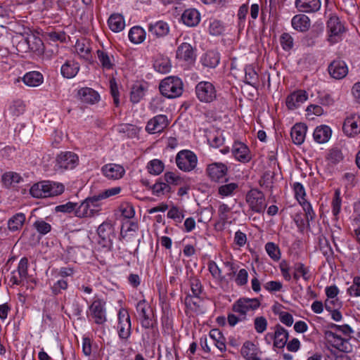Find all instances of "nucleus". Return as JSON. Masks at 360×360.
Here are the masks:
<instances>
[{
	"label": "nucleus",
	"instance_id": "nucleus-1",
	"mask_svg": "<svg viewBox=\"0 0 360 360\" xmlns=\"http://www.w3.org/2000/svg\"><path fill=\"white\" fill-rule=\"evenodd\" d=\"M330 328L335 330V332L330 330L325 332V336L328 342L340 352L345 353L351 352L352 351V345L349 342V338H343L338 335L336 332H340L346 337L350 338V335L353 333L352 328L347 324L339 326L335 323H331Z\"/></svg>",
	"mask_w": 360,
	"mask_h": 360
},
{
	"label": "nucleus",
	"instance_id": "nucleus-2",
	"mask_svg": "<svg viewBox=\"0 0 360 360\" xmlns=\"http://www.w3.org/2000/svg\"><path fill=\"white\" fill-rule=\"evenodd\" d=\"M63 184L46 181L34 184L30 190L31 195L36 198L56 196L63 193Z\"/></svg>",
	"mask_w": 360,
	"mask_h": 360
},
{
	"label": "nucleus",
	"instance_id": "nucleus-3",
	"mask_svg": "<svg viewBox=\"0 0 360 360\" xmlns=\"http://www.w3.org/2000/svg\"><path fill=\"white\" fill-rule=\"evenodd\" d=\"M159 89L160 93L165 97L174 98L181 95L183 92V82L177 77H167L161 81Z\"/></svg>",
	"mask_w": 360,
	"mask_h": 360
},
{
	"label": "nucleus",
	"instance_id": "nucleus-4",
	"mask_svg": "<svg viewBox=\"0 0 360 360\" xmlns=\"http://www.w3.org/2000/svg\"><path fill=\"white\" fill-rule=\"evenodd\" d=\"M176 163L179 169L184 172H191L196 167L198 158L191 150H181L176 156Z\"/></svg>",
	"mask_w": 360,
	"mask_h": 360
},
{
	"label": "nucleus",
	"instance_id": "nucleus-5",
	"mask_svg": "<svg viewBox=\"0 0 360 360\" xmlns=\"http://www.w3.org/2000/svg\"><path fill=\"white\" fill-rule=\"evenodd\" d=\"M97 232L100 238L99 244L110 250L116 237L113 225L110 221H104L98 226Z\"/></svg>",
	"mask_w": 360,
	"mask_h": 360
},
{
	"label": "nucleus",
	"instance_id": "nucleus-6",
	"mask_svg": "<svg viewBox=\"0 0 360 360\" xmlns=\"http://www.w3.org/2000/svg\"><path fill=\"white\" fill-rule=\"evenodd\" d=\"M270 338L274 339V345L278 348H283L285 345L287 346V349L290 352H292V340H290L288 342V332L281 326L276 325L275 326V331L274 333H268L266 335V338Z\"/></svg>",
	"mask_w": 360,
	"mask_h": 360
},
{
	"label": "nucleus",
	"instance_id": "nucleus-7",
	"mask_svg": "<svg viewBox=\"0 0 360 360\" xmlns=\"http://www.w3.org/2000/svg\"><path fill=\"white\" fill-rule=\"evenodd\" d=\"M198 98L204 103H211L217 98L215 86L210 82H200L195 86Z\"/></svg>",
	"mask_w": 360,
	"mask_h": 360
},
{
	"label": "nucleus",
	"instance_id": "nucleus-8",
	"mask_svg": "<svg viewBox=\"0 0 360 360\" xmlns=\"http://www.w3.org/2000/svg\"><path fill=\"white\" fill-rule=\"evenodd\" d=\"M328 33V41L333 44L340 39V35L345 32V27L337 15H331L327 21Z\"/></svg>",
	"mask_w": 360,
	"mask_h": 360
},
{
	"label": "nucleus",
	"instance_id": "nucleus-9",
	"mask_svg": "<svg viewBox=\"0 0 360 360\" xmlns=\"http://www.w3.org/2000/svg\"><path fill=\"white\" fill-rule=\"evenodd\" d=\"M260 302L257 298L242 297L238 299L232 306V310L243 316L245 319L246 314L250 311H254L259 308Z\"/></svg>",
	"mask_w": 360,
	"mask_h": 360
},
{
	"label": "nucleus",
	"instance_id": "nucleus-10",
	"mask_svg": "<svg viewBox=\"0 0 360 360\" xmlns=\"http://www.w3.org/2000/svg\"><path fill=\"white\" fill-rule=\"evenodd\" d=\"M117 332L120 338L127 340L131 335V323L130 316L125 309H120L118 312Z\"/></svg>",
	"mask_w": 360,
	"mask_h": 360
},
{
	"label": "nucleus",
	"instance_id": "nucleus-11",
	"mask_svg": "<svg viewBox=\"0 0 360 360\" xmlns=\"http://www.w3.org/2000/svg\"><path fill=\"white\" fill-rule=\"evenodd\" d=\"M246 201L250 209L255 212L260 213L266 207L264 195L258 189H251L246 195Z\"/></svg>",
	"mask_w": 360,
	"mask_h": 360
},
{
	"label": "nucleus",
	"instance_id": "nucleus-12",
	"mask_svg": "<svg viewBox=\"0 0 360 360\" xmlns=\"http://www.w3.org/2000/svg\"><path fill=\"white\" fill-rule=\"evenodd\" d=\"M89 310L95 323L101 325L106 321L105 303L102 300L99 299L94 300L90 305Z\"/></svg>",
	"mask_w": 360,
	"mask_h": 360
},
{
	"label": "nucleus",
	"instance_id": "nucleus-13",
	"mask_svg": "<svg viewBox=\"0 0 360 360\" xmlns=\"http://www.w3.org/2000/svg\"><path fill=\"white\" fill-rule=\"evenodd\" d=\"M57 165L65 169L75 168L79 162L78 156L73 152L66 151L60 153L56 159Z\"/></svg>",
	"mask_w": 360,
	"mask_h": 360
},
{
	"label": "nucleus",
	"instance_id": "nucleus-14",
	"mask_svg": "<svg viewBox=\"0 0 360 360\" xmlns=\"http://www.w3.org/2000/svg\"><path fill=\"white\" fill-rule=\"evenodd\" d=\"M342 129L348 136H354L360 133V116L356 114L348 116L343 123Z\"/></svg>",
	"mask_w": 360,
	"mask_h": 360
},
{
	"label": "nucleus",
	"instance_id": "nucleus-15",
	"mask_svg": "<svg viewBox=\"0 0 360 360\" xmlns=\"http://www.w3.org/2000/svg\"><path fill=\"white\" fill-rule=\"evenodd\" d=\"M169 124L166 115H159L150 119L146 127V130L149 134L162 132Z\"/></svg>",
	"mask_w": 360,
	"mask_h": 360
},
{
	"label": "nucleus",
	"instance_id": "nucleus-16",
	"mask_svg": "<svg viewBox=\"0 0 360 360\" xmlns=\"http://www.w3.org/2000/svg\"><path fill=\"white\" fill-rule=\"evenodd\" d=\"M304 212H297L294 221L297 224L299 230L302 232L304 229L309 226V221L313 220L315 217L311 205L310 208L305 209V206H301Z\"/></svg>",
	"mask_w": 360,
	"mask_h": 360
},
{
	"label": "nucleus",
	"instance_id": "nucleus-17",
	"mask_svg": "<svg viewBox=\"0 0 360 360\" xmlns=\"http://www.w3.org/2000/svg\"><path fill=\"white\" fill-rule=\"evenodd\" d=\"M206 172L212 181H219L226 175L228 168L223 163L213 162L207 165Z\"/></svg>",
	"mask_w": 360,
	"mask_h": 360
},
{
	"label": "nucleus",
	"instance_id": "nucleus-18",
	"mask_svg": "<svg viewBox=\"0 0 360 360\" xmlns=\"http://www.w3.org/2000/svg\"><path fill=\"white\" fill-rule=\"evenodd\" d=\"M330 75L336 79L344 78L348 73V68L345 61L341 60H335L328 65V68Z\"/></svg>",
	"mask_w": 360,
	"mask_h": 360
},
{
	"label": "nucleus",
	"instance_id": "nucleus-19",
	"mask_svg": "<svg viewBox=\"0 0 360 360\" xmlns=\"http://www.w3.org/2000/svg\"><path fill=\"white\" fill-rule=\"evenodd\" d=\"M232 154L237 160L241 162H248L251 159L249 148L242 142L233 143Z\"/></svg>",
	"mask_w": 360,
	"mask_h": 360
},
{
	"label": "nucleus",
	"instance_id": "nucleus-20",
	"mask_svg": "<svg viewBox=\"0 0 360 360\" xmlns=\"http://www.w3.org/2000/svg\"><path fill=\"white\" fill-rule=\"evenodd\" d=\"M148 30L150 35L160 38L168 34L169 27L166 22L159 20L155 22H150L148 25Z\"/></svg>",
	"mask_w": 360,
	"mask_h": 360
},
{
	"label": "nucleus",
	"instance_id": "nucleus-21",
	"mask_svg": "<svg viewBox=\"0 0 360 360\" xmlns=\"http://www.w3.org/2000/svg\"><path fill=\"white\" fill-rule=\"evenodd\" d=\"M176 58L187 62H193L195 60V53L193 46L188 43L181 44L176 50Z\"/></svg>",
	"mask_w": 360,
	"mask_h": 360
},
{
	"label": "nucleus",
	"instance_id": "nucleus-22",
	"mask_svg": "<svg viewBox=\"0 0 360 360\" xmlns=\"http://www.w3.org/2000/svg\"><path fill=\"white\" fill-rule=\"evenodd\" d=\"M101 171L103 175L110 179H119L125 173L124 167L117 164H107L102 167Z\"/></svg>",
	"mask_w": 360,
	"mask_h": 360
},
{
	"label": "nucleus",
	"instance_id": "nucleus-23",
	"mask_svg": "<svg viewBox=\"0 0 360 360\" xmlns=\"http://www.w3.org/2000/svg\"><path fill=\"white\" fill-rule=\"evenodd\" d=\"M295 7L298 11L304 13L318 11L321 8V0H296Z\"/></svg>",
	"mask_w": 360,
	"mask_h": 360
},
{
	"label": "nucleus",
	"instance_id": "nucleus-24",
	"mask_svg": "<svg viewBox=\"0 0 360 360\" xmlns=\"http://www.w3.org/2000/svg\"><path fill=\"white\" fill-rule=\"evenodd\" d=\"M79 64L74 60H68L61 66L60 72L63 77L72 79L75 77L79 70Z\"/></svg>",
	"mask_w": 360,
	"mask_h": 360
},
{
	"label": "nucleus",
	"instance_id": "nucleus-25",
	"mask_svg": "<svg viewBox=\"0 0 360 360\" xmlns=\"http://www.w3.org/2000/svg\"><path fill=\"white\" fill-rule=\"evenodd\" d=\"M78 96L83 103L94 104L98 101L99 94L94 89L88 87L82 88L78 91Z\"/></svg>",
	"mask_w": 360,
	"mask_h": 360
},
{
	"label": "nucleus",
	"instance_id": "nucleus-26",
	"mask_svg": "<svg viewBox=\"0 0 360 360\" xmlns=\"http://www.w3.org/2000/svg\"><path fill=\"white\" fill-rule=\"evenodd\" d=\"M22 81L28 86L37 87L43 83L44 77L39 72L31 71L24 75Z\"/></svg>",
	"mask_w": 360,
	"mask_h": 360
},
{
	"label": "nucleus",
	"instance_id": "nucleus-27",
	"mask_svg": "<svg viewBox=\"0 0 360 360\" xmlns=\"http://www.w3.org/2000/svg\"><path fill=\"white\" fill-rule=\"evenodd\" d=\"M181 20L187 26L194 27L200 22V13L196 9H187L182 14Z\"/></svg>",
	"mask_w": 360,
	"mask_h": 360
},
{
	"label": "nucleus",
	"instance_id": "nucleus-28",
	"mask_svg": "<svg viewBox=\"0 0 360 360\" xmlns=\"http://www.w3.org/2000/svg\"><path fill=\"white\" fill-rule=\"evenodd\" d=\"M311 25L310 19L304 14L294 15V30L299 32H307Z\"/></svg>",
	"mask_w": 360,
	"mask_h": 360
},
{
	"label": "nucleus",
	"instance_id": "nucleus-29",
	"mask_svg": "<svg viewBox=\"0 0 360 360\" xmlns=\"http://www.w3.org/2000/svg\"><path fill=\"white\" fill-rule=\"evenodd\" d=\"M331 135V129L326 125H323L314 130L313 136L314 140L319 143H323L328 141Z\"/></svg>",
	"mask_w": 360,
	"mask_h": 360
},
{
	"label": "nucleus",
	"instance_id": "nucleus-30",
	"mask_svg": "<svg viewBox=\"0 0 360 360\" xmlns=\"http://www.w3.org/2000/svg\"><path fill=\"white\" fill-rule=\"evenodd\" d=\"M108 23L110 29L114 32L122 31L125 26L124 18L120 14H112L108 20Z\"/></svg>",
	"mask_w": 360,
	"mask_h": 360
},
{
	"label": "nucleus",
	"instance_id": "nucleus-31",
	"mask_svg": "<svg viewBox=\"0 0 360 360\" xmlns=\"http://www.w3.org/2000/svg\"><path fill=\"white\" fill-rule=\"evenodd\" d=\"M25 219V215L23 213L14 214L8 221V229L13 232L20 230L22 227Z\"/></svg>",
	"mask_w": 360,
	"mask_h": 360
},
{
	"label": "nucleus",
	"instance_id": "nucleus-32",
	"mask_svg": "<svg viewBox=\"0 0 360 360\" xmlns=\"http://www.w3.org/2000/svg\"><path fill=\"white\" fill-rule=\"evenodd\" d=\"M75 50L77 53L86 60H89L91 57V46L89 42L86 39L77 40L75 44Z\"/></svg>",
	"mask_w": 360,
	"mask_h": 360
},
{
	"label": "nucleus",
	"instance_id": "nucleus-33",
	"mask_svg": "<svg viewBox=\"0 0 360 360\" xmlns=\"http://www.w3.org/2000/svg\"><path fill=\"white\" fill-rule=\"evenodd\" d=\"M129 39L134 44H141L146 39V31L139 26H134L129 30Z\"/></svg>",
	"mask_w": 360,
	"mask_h": 360
},
{
	"label": "nucleus",
	"instance_id": "nucleus-34",
	"mask_svg": "<svg viewBox=\"0 0 360 360\" xmlns=\"http://www.w3.org/2000/svg\"><path fill=\"white\" fill-rule=\"evenodd\" d=\"M294 192L295 194V198L297 199L300 206H305V209L310 208L311 204L305 199V190L303 186L300 183L294 184Z\"/></svg>",
	"mask_w": 360,
	"mask_h": 360
},
{
	"label": "nucleus",
	"instance_id": "nucleus-35",
	"mask_svg": "<svg viewBox=\"0 0 360 360\" xmlns=\"http://www.w3.org/2000/svg\"><path fill=\"white\" fill-rule=\"evenodd\" d=\"M75 216L79 218H89L94 216L91 210L87 198L76 207Z\"/></svg>",
	"mask_w": 360,
	"mask_h": 360
},
{
	"label": "nucleus",
	"instance_id": "nucleus-36",
	"mask_svg": "<svg viewBox=\"0 0 360 360\" xmlns=\"http://www.w3.org/2000/svg\"><path fill=\"white\" fill-rule=\"evenodd\" d=\"M210 337L213 343L221 351H226L225 338L218 329H212L210 332Z\"/></svg>",
	"mask_w": 360,
	"mask_h": 360
},
{
	"label": "nucleus",
	"instance_id": "nucleus-37",
	"mask_svg": "<svg viewBox=\"0 0 360 360\" xmlns=\"http://www.w3.org/2000/svg\"><path fill=\"white\" fill-rule=\"evenodd\" d=\"M116 131L123 134L128 138H134L139 134V129L137 127L130 124H122L117 127Z\"/></svg>",
	"mask_w": 360,
	"mask_h": 360
},
{
	"label": "nucleus",
	"instance_id": "nucleus-38",
	"mask_svg": "<svg viewBox=\"0 0 360 360\" xmlns=\"http://www.w3.org/2000/svg\"><path fill=\"white\" fill-rule=\"evenodd\" d=\"M150 189L152 191L153 194L158 197L163 195L171 191V187L169 185L162 181L161 179L157 180L154 185L150 186Z\"/></svg>",
	"mask_w": 360,
	"mask_h": 360
},
{
	"label": "nucleus",
	"instance_id": "nucleus-39",
	"mask_svg": "<svg viewBox=\"0 0 360 360\" xmlns=\"http://www.w3.org/2000/svg\"><path fill=\"white\" fill-rule=\"evenodd\" d=\"M307 131V127L305 124L297 123L294 125V133L296 135L294 139V144L300 145L304 142Z\"/></svg>",
	"mask_w": 360,
	"mask_h": 360
},
{
	"label": "nucleus",
	"instance_id": "nucleus-40",
	"mask_svg": "<svg viewBox=\"0 0 360 360\" xmlns=\"http://www.w3.org/2000/svg\"><path fill=\"white\" fill-rule=\"evenodd\" d=\"M202 65L208 68H215L219 63V56L217 53L209 51L202 58Z\"/></svg>",
	"mask_w": 360,
	"mask_h": 360
},
{
	"label": "nucleus",
	"instance_id": "nucleus-41",
	"mask_svg": "<svg viewBox=\"0 0 360 360\" xmlns=\"http://www.w3.org/2000/svg\"><path fill=\"white\" fill-rule=\"evenodd\" d=\"M274 171L266 170L259 180L260 186L266 189L271 190L274 187Z\"/></svg>",
	"mask_w": 360,
	"mask_h": 360
},
{
	"label": "nucleus",
	"instance_id": "nucleus-42",
	"mask_svg": "<svg viewBox=\"0 0 360 360\" xmlns=\"http://www.w3.org/2000/svg\"><path fill=\"white\" fill-rule=\"evenodd\" d=\"M238 188L236 183H229L220 186L218 188V193L221 198L233 195Z\"/></svg>",
	"mask_w": 360,
	"mask_h": 360
},
{
	"label": "nucleus",
	"instance_id": "nucleus-43",
	"mask_svg": "<svg viewBox=\"0 0 360 360\" xmlns=\"http://www.w3.org/2000/svg\"><path fill=\"white\" fill-rule=\"evenodd\" d=\"M26 41L30 51L36 52L42 49L43 42L39 37H36L34 34H30L26 37Z\"/></svg>",
	"mask_w": 360,
	"mask_h": 360
},
{
	"label": "nucleus",
	"instance_id": "nucleus-44",
	"mask_svg": "<svg viewBox=\"0 0 360 360\" xmlns=\"http://www.w3.org/2000/svg\"><path fill=\"white\" fill-rule=\"evenodd\" d=\"M22 181V177L16 172H9L2 176V181L7 187L18 184Z\"/></svg>",
	"mask_w": 360,
	"mask_h": 360
},
{
	"label": "nucleus",
	"instance_id": "nucleus-45",
	"mask_svg": "<svg viewBox=\"0 0 360 360\" xmlns=\"http://www.w3.org/2000/svg\"><path fill=\"white\" fill-rule=\"evenodd\" d=\"M164 168V163L158 159L150 160L147 165L148 172L153 175H159L163 172Z\"/></svg>",
	"mask_w": 360,
	"mask_h": 360
},
{
	"label": "nucleus",
	"instance_id": "nucleus-46",
	"mask_svg": "<svg viewBox=\"0 0 360 360\" xmlns=\"http://www.w3.org/2000/svg\"><path fill=\"white\" fill-rule=\"evenodd\" d=\"M97 56H98V60L103 69L110 70L113 68L114 64L112 63L108 53H106L102 50H98L97 51Z\"/></svg>",
	"mask_w": 360,
	"mask_h": 360
},
{
	"label": "nucleus",
	"instance_id": "nucleus-47",
	"mask_svg": "<svg viewBox=\"0 0 360 360\" xmlns=\"http://www.w3.org/2000/svg\"><path fill=\"white\" fill-rule=\"evenodd\" d=\"M143 96L144 88L143 87V86L140 84L134 85L131 91V101L134 103H137L141 101Z\"/></svg>",
	"mask_w": 360,
	"mask_h": 360
},
{
	"label": "nucleus",
	"instance_id": "nucleus-48",
	"mask_svg": "<svg viewBox=\"0 0 360 360\" xmlns=\"http://www.w3.org/2000/svg\"><path fill=\"white\" fill-rule=\"evenodd\" d=\"M342 200L340 197V191L339 188L335 189L334 196L332 200V212L337 218V216L340 212Z\"/></svg>",
	"mask_w": 360,
	"mask_h": 360
},
{
	"label": "nucleus",
	"instance_id": "nucleus-49",
	"mask_svg": "<svg viewBox=\"0 0 360 360\" xmlns=\"http://www.w3.org/2000/svg\"><path fill=\"white\" fill-rule=\"evenodd\" d=\"M190 286L192 294L197 300H200V295L202 292V286L200 281L197 278L190 279Z\"/></svg>",
	"mask_w": 360,
	"mask_h": 360
},
{
	"label": "nucleus",
	"instance_id": "nucleus-50",
	"mask_svg": "<svg viewBox=\"0 0 360 360\" xmlns=\"http://www.w3.org/2000/svg\"><path fill=\"white\" fill-rule=\"evenodd\" d=\"M34 228L41 235H46L51 230V226L43 219H37L33 224Z\"/></svg>",
	"mask_w": 360,
	"mask_h": 360
},
{
	"label": "nucleus",
	"instance_id": "nucleus-51",
	"mask_svg": "<svg viewBox=\"0 0 360 360\" xmlns=\"http://www.w3.org/2000/svg\"><path fill=\"white\" fill-rule=\"evenodd\" d=\"M87 200L94 215L98 214L101 210V201L102 200V199L100 198V195L97 194L89 196L87 198Z\"/></svg>",
	"mask_w": 360,
	"mask_h": 360
},
{
	"label": "nucleus",
	"instance_id": "nucleus-52",
	"mask_svg": "<svg viewBox=\"0 0 360 360\" xmlns=\"http://www.w3.org/2000/svg\"><path fill=\"white\" fill-rule=\"evenodd\" d=\"M302 276L305 281L309 278V271L302 263H297L294 265V279Z\"/></svg>",
	"mask_w": 360,
	"mask_h": 360
},
{
	"label": "nucleus",
	"instance_id": "nucleus-53",
	"mask_svg": "<svg viewBox=\"0 0 360 360\" xmlns=\"http://www.w3.org/2000/svg\"><path fill=\"white\" fill-rule=\"evenodd\" d=\"M255 347V345L252 342H245L240 351L242 356L246 359L250 360L253 357Z\"/></svg>",
	"mask_w": 360,
	"mask_h": 360
},
{
	"label": "nucleus",
	"instance_id": "nucleus-54",
	"mask_svg": "<svg viewBox=\"0 0 360 360\" xmlns=\"http://www.w3.org/2000/svg\"><path fill=\"white\" fill-rule=\"evenodd\" d=\"M245 82L251 86H255L257 84L258 76L256 71L252 67H247L245 68Z\"/></svg>",
	"mask_w": 360,
	"mask_h": 360
},
{
	"label": "nucleus",
	"instance_id": "nucleus-55",
	"mask_svg": "<svg viewBox=\"0 0 360 360\" xmlns=\"http://www.w3.org/2000/svg\"><path fill=\"white\" fill-rule=\"evenodd\" d=\"M280 43L283 50L290 51L292 48V38L287 32H284L280 37Z\"/></svg>",
	"mask_w": 360,
	"mask_h": 360
},
{
	"label": "nucleus",
	"instance_id": "nucleus-56",
	"mask_svg": "<svg viewBox=\"0 0 360 360\" xmlns=\"http://www.w3.org/2000/svg\"><path fill=\"white\" fill-rule=\"evenodd\" d=\"M254 326L258 333H262L266 330L267 321L264 316H257L254 320Z\"/></svg>",
	"mask_w": 360,
	"mask_h": 360
},
{
	"label": "nucleus",
	"instance_id": "nucleus-57",
	"mask_svg": "<svg viewBox=\"0 0 360 360\" xmlns=\"http://www.w3.org/2000/svg\"><path fill=\"white\" fill-rule=\"evenodd\" d=\"M265 249L268 255L274 260H278L280 257V251L278 248L273 243H267Z\"/></svg>",
	"mask_w": 360,
	"mask_h": 360
},
{
	"label": "nucleus",
	"instance_id": "nucleus-58",
	"mask_svg": "<svg viewBox=\"0 0 360 360\" xmlns=\"http://www.w3.org/2000/svg\"><path fill=\"white\" fill-rule=\"evenodd\" d=\"M27 267H28V259L26 257H22L18 264V274H19V278H27Z\"/></svg>",
	"mask_w": 360,
	"mask_h": 360
},
{
	"label": "nucleus",
	"instance_id": "nucleus-59",
	"mask_svg": "<svg viewBox=\"0 0 360 360\" xmlns=\"http://www.w3.org/2000/svg\"><path fill=\"white\" fill-rule=\"evenodd\" d=\"M348 293L351 296H360V276H355L352 285L348 288Z\"/></svg>",
	"mask_w": 360,
	"mask_h": 360
},
{
	"label": "nucleus",
	"instance_id": "nucleus-60",
	"mask_svg": "<svg viewBox=\"0 0 360 360\" xmlns=\"http://www.w3.org/2000/svg\"><path fill=\"white\" fill-rule=\"evenodd\" d=\"M68 281L63 278L58 280L51 286L52 292L54 295H58L61 293L62 290H65L68 288Z\"/></svg>",
	"mask_w": 360,
	"mask_h": 360
},
{
	"label": "nucleus",
	"instance_id": "nucleus-61",
	"mask_svg": "<svg viewBox=\"0 0 360 360\" xmlns=\"http://www.w3.org/2000/svg\"><path fill=\"white\" fill-rule=\"evenodd\" d=\"M164 179L166 184L179 185L181 182V178L176 175L174 172H167L164 174Z\"/></svg>",
	"mask_w": 360,
	"mask_h": 360
},
{
	"label": "nucleus",
	"instance_id": "nucleus-62",
	"mask_svg": "<svg viewBox=\"0 0 360 360\" xmlns=\"http://www.w3.org/2000/svg\"><path fill=\"white\" fill-rule=\"evenodd\" d=\"M77 206V203L68 202L63 205H58L56 207V210L57 212L70 213L72 212H76V207Z\"/></svg>",
	"mask_w": 360,
	"mask_h": 360
},
{
	"label": "nucleus",
	"instance_id": "nucleus-63",
	"mask_svg": "<svg viewBox=\"0 0 360 360\" xmlns=\"http://www.w3.org/2000/svg\"><path fill=\"white\" fill-rule=\"evenodd\" d=\"M167 217L181 222L184 217V214L179 211V208L173 206L167 212Z\"/></svg>",
	"mask_w": 360,
	"mask_h": 360
},
{
	"label": "nucleus",
	"instance_id": "nucleus-64",
	"mask_svg": "<svg viewBox=\"0 0 360 360\" xmlns=\"http://www.w3.org/2000/svg\"><path fill=\"white\" fill-rule=\"evenodd\" d=\"M120 212L122 215L126 219H131L135 214L134 207L129 204L122 205L120 206Z\"/></svg>",
	"mask_w": 360,
	"mask_h": 360
}]
</instances>
